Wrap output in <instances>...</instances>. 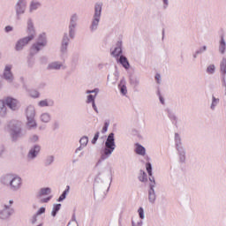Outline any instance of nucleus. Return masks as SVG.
Here are the masks:
<instances>
[{"label":"nucleus","instance_id":"obj_1","mask_svg":"<svg viewBox=\"0 0 226 226\" xmlns=\"http://www.w3.org/2000/svg\"><path fill=\"white\" fill-rule=\"evenodd\" d=\"M0 183L4 186H10L11 190L17 192L22 186V178L17 175L7 174L2 177Z\"/></svg>","mask_w":226,"mask_h":226},{"label":"nucleus","instance_id":"obj_2","mask_svg":"<svg viewBox=\"0 0 226 226\" xmlns=\"http://www.w3.org/2000/svg\"><path fill=\"white\" fill-rule=\"evenodd\" d=\"M106 148L104 149V154L109 156L112 154L116 149V143L114 142V133H110L105 142Z\"/></svg>","mask_w":226,"mask_h":226},{"label":"nucleus","instance_id":"obj_3","mask_svg":"<svg viewBox=\"0 0 226 226\" xmlns=\"http://www.w3.org/2000/svg\"><path fill=\"white\" fill-rule=\"evenodd\" d=\"M35 111L34 107H28L26 109L27 126L34 128L36 122L34 121Z\"/></svg>","mask_w":226,"mask_h":226},{"label":"nucleus","instance_id":"obj_4","mask_svg":"<svg viewBox=\"0 0 226 226\" xmlns=\"http://www.w3.org/2000/svg\"><path fill=\"white\" fill-rule=\"evenodd\" d=\"M102 15V4H96L95 5V13H94V19L92 23V29L94 30L96 27H98V24L100 23V17Z\"/></svg>","mask_w":226,"mask_h":226},{"label":"nucleus","instance_id":"obj_5","mask_svg":"<svg viewBox=\"0 0 226 226\" xmlns=\"http://www.w3.org/2000/svg\"><path fill=\"white\" fill-rule=\"evenodd\" d=\"M5 103L11 110H19L20 107V102H19V100L12 98V97H8L5 100Z\"/></svg>","mask_w":226,"mask_h":226},{"label":"nucleus","instance_id":"obj_6","mask_svg":"<svg viewBox=\"0 0 226 226\" xmlns=\"http://www.w3.org/2000/svg\"><path fill=\"white\" fill-rule=\"evenodd\" d=\"M33 40V35H29L27 37H25L21 40H19L16 44V49L17 50H22Z\"/></svg>","mask_w":226,"mask_h":226},{"label":"nucleus","instance_id":"obj_7","mask_svg":"<svg viewBox=\"0 0 226 226\" xmlns=\"http://www.w3.org/2000/svg\"><path fill=\"white\" fill-rule=\"evenodd\" d=\"M4 77L5 80L11 82L13 80V74L11 73V65H6L4 71Z\"/></svg>","mask_w":226,"mask_h":226},{"label":"nucleus","instance_id":"obj_8","mask_svg":"<svg viewBox=\"0 0 226 226\" xmlns=\"http://www.w3.org/2000/svg\"><path fill=\"white\" fill-rule=\"evenodd\" d=\"M26 11V4H24V0H19L16 7L17 15H22Z\"/></svg>","mask_w":226,"mask_h":226},{"label":"nucleus","instance_id":"obj_9","mask_svg":"<svg viewBox=\"0 0 226 226\" xmlns=\"http://www.w3.org/2000/svg\"><path fill=\"white\" fill-rule=\"evenodd\" d=\"M40 146H34L33 148L30 149L29 153H28V158L30 160H34V158H36V156H38V153H40Z\"/></svg>","mask_w":226,"mask_h":226},{"label":"nucleus","instance_id":"obj_10","mask_svg":"<svg viewBox=\"0 0 226 226\" xmlns=\"http://www.w3.org/2000/svg\"><path fill=\"white\" fill-rule=\"evenodd\" d=\"M9 216H11V213H10V209L8 208V205H6L0 211V220H8Z\"/></svg>","mask_w":226,"mask_h":226},{"label":"nucleus","instance_id":"obj_11","mask_svg":"<svg viewBox=\"0 0 226 226\" xmlns=\"http://www.w3.org/2000/svg\"><path fill=\"white\" fill-rule=\"evenodd\" d=\"M47 45V41H42L41 42H39L37 44H34L31 49V54H36V52H40V49L41 47H45Z\"/></svg>","mask_w":226,"mask_h":226},{"label":"nucleus","instance_id":"obj_12","mask_svg":"<svg viewBox=\"0 0 226 226\" xmlns=\"http://www.w3.org/2000/svg\"><path fill=\"white\" fill-rule=\"evenodd\" d=\"M63 64L59 62H51L48 64L47 70H61Z\"/></svg>","mask_w":226,"mask_h":226},{"label":"nucleus","instance_id":"obj_13","mask_svg":"<svg viewBox=\"0 0 226 226\" xmlns=\"http://www.w3.org/2000/svg\"><path fill=\"white\" fill-rule=\"evenodd\" d=\"M154 186V185H150V191L148 195L149 202H151L152 204L154 203V200H156V194H154V189H153Z\"/></svg>","mask_w":226,"mask_h":226},{"label":"nucleus","instance_id":"obj_14","mask_svg":"<svg viewBox=\"0 0 226 226\" xmlns=\"http://www.w3.org/2000/svg\"><path fill=\"white\" fill-rule=\"evenodd\" d=\"M6 102L0 100V116H6Z\"/></svg>","mask_w":226,"mask_h":226},{"label":"nucleus","instance_id":"obj_15","mask_svg":"<svg viewBox=\"0 0 226 226\" xmlns=\"http://www.w3.org/2000/svg\"><path fill=\"white\" fill-rule=\"evenodd\" d=\"M94 98H96V95H92V94L88 95L87 102L91 103L92 102L94 110H95V112H98V108H96V104L94 103Z\"/></svg>","mask_w":226,"mask_h":226},{"label":"nucleus","instance_id":"obj_16","mask_svg":"<svg viewBox=\"0 0 226 226\" xmlns=\"http://www.w3.org/2000/svg\"><path fill=\"white\" fill-rule=\"evenodd\" d=\"M136 153L137 154H140L141 156H144V154H146V148H144V147L136 144Z\"/></svg>","mask_w":226,"mask_h":226},{"label":"nucleus","instance_id":"obj_17","mask_svg":"<svg viewBox=\"0 0 226 226\" xmlns=\"http://www.w3.org/2000/svg\"><path fill=\"white\" fill-rule=\"evenodd\" d=\"M27 31L30 34V36H33V39L34 38V26H33V22L28 21L27 23Z\"/></svg>","mask_w":226,"mask_h":226},{"label":"nucleus","instance_id":"obj_18","mask_svg":"<svg viewBox=\"0 0 226 226\" xmlns=\"http://www.w3.org/2000/svg\"><path fill=\"white\" fill-rule=\"evenodd\" d=\"M70 41V39H68V34H64V38H63V42H62L63 50H66V49L68 48V41Z\"/></svg>","mask_w":226,"mask_h":226},{"label":"nucleus","instance_id":"obj_19","mask_svg":"<svg viewBox=\"0 0 226 226\" xmlns=\"http://www.w3.org/2000/svg\"><path fill=\"white\" fill-rule=\"evenodd\" d=\"M41 121L42 123H49L50 121V115L49 113H42L41 115Z\"/></svg>","mask_w":226,"mask_h":226},{"label":"nucleus","instance_id":"obj_20","mask_svg":"<svg viewBox=\"0 0 226 226\" xmlns=\"http://www.w3.org/2000/svg\"><path fill=\"white\" fill-rule=\"evenodd\" d=\"M41 4L40 2H31L30 4V11H34V10H38L40 8Z\"/></svg>","mask_w":226,"mask_h":226},{"label":"nucleus","instance_id":"obj_21","mask_svg":"<svg viewBox=\"0 0 226 226\" xmlns=\"http://www.w3.org/2000/svg\"><path fill=\"white\" fill-rule=\"evenodd\" d=\"M77 27V25H73L70 23L69 26V34L71 38H73V36L75 35V28Z\"/></svg>","mask_w":226,"mask_h":226},{"label":"nucleus","instance_id":"obj_22","mask_svg":"<svg viewBox=\"0 0 226 226\" xmlns=\"http://www.w3.org/2000/svg\"><path fill=\"white\" fill-rule=\"evenodd\" d=\"M119 63L123 64L124 68H128L130 66L128 60L124 56H120Z\"/></svg>","mask_w":226,"mask_h":226},{"label":"nucleus","instance_id":"obj_23","mask_svg":"<svg viewBox=\"0 0 226 226\" xmlns=\"http://www.w3.org/2000/svg\"><path fill=\"white\" fill-rule=\"evenodd\" d=\"M221 73H222V75L226 74V58H223L221 63Z\"/></svg>","mask_w":226,"mask_h":226},{"label":"nucleus","instance_id":"obj_24","mask_svg":"<svg viewBox=\"0 0 226 226\" xmlns=\"http://www.w3.org/2000/svg\"><path fill=\"white\" fill-rule=\"evenodd\" d=\"M59 209H61V204L54 205L53 210L51 212L52 216H56V215H57V211H59Z\"/></svg>","mask_w":226,"mask_h":226},{"label":"nucleus","instance_id":"obj_25","mask_svg":"<svg viewBox=\"0 0 226 226\" xmlns=\"http://www.w3.org/2000/svg\"><path fill=\"white\" fill-rule=\"evenodd\" d=\"M118 47L117 48H116L115 49H114V51L112 52V55L115 56V57H117V56H119V54H121V42H118Z\"/></svg>","mask_w":226,"mask_h":226},{"label":"nucleus","instance_id":"obj_26","mask_svg":"<svg viewBox=\"0 0 226 226\" xmlns=\"http://www.w3.org/2000/svg\"><path fill=\"white\" fill-rule=\"evenodd\" d=\"M79 142L83 147H86V146H87V142H89V139L87 137H83L80 139Z\"/></svg>","mask_w":226,"mask_h":226},{"label":"nucleus","instance_id":"obj_27","mask_svg":"<svg viewBox=\"0 0 226 226\" xmlns=\"http://www.w3.org/2000/svg\"><path fill=\"white\" fill-rule=\"evenodd\" d=\"M77 20H79V16H77V14H73L71 17V23L70 24L77 25Z\"/></svg>","mask_w":226,"mask_h":226},{"label":"nucleus","instance_id":"obj_28","mask_svg":"<svg viewBox=\"0 0 226 226\" xmlns=\"http://www.w3.org/2000/svg\"><path fill=\"white\" fill-rule=\"evenodd\" d=\"M220 52L223 54L225 52V41L222 39L220 43Z\"/></svg>","mask_w":226,"mask_h":226},{"label":"nucleus","instance_id":"obj_29","mask_svg":"<svg viewBox=\"0 0 226 226\" xmlns=\"http://www.w3.org/2000/svg\"><path fill=\"white\" fill-rule=\"evenodd\" d=\"M50 193V188H44L40 191V195H49Z\"/></svg>","mask_w":226,"mask_h":226},{"label":"nucleus","instance_id":"obj_30","mask_svg":"<svg viewBox=\"0 0 226 226\" xmlns=\"http://www.w3.org/2000/svg\"><path fill=\"white\" fill-rule=\"evenodd\" d=\"M147 171L148 172L149 176H153V168L151 167V163H147L146 165Z\"/></svg>","mask_w":226,"mask_h":226},{"label":"nucleus","instance_id":"obj_31","mask_svg":"<svg viewBox=\"0 0 226 226\" xmlns=\"http://www.w3.org/2000/svg\"><path fill=\"white\" fill-rule=\"evenodd\" d=\"M215 64H211L207 67V73H215Z\"/></svg>","mask_w":226,"mask_h":226},{"label":"nucleus","instance_id":"obj_32","mask_svg":"<svg viewBox=\"0 0 226 226\" xmlns=\"http://www.w3.org/2000/svg\"><path fill=\"white\" fill-rule=\"evenodd\" d=\"M30 96H32V98H38V96H40V93L36 90H33L30 92Z\"/></svg>","mask_w":226,"mask_h":226},{"label":"nucleus","instance_id":"obj_33","mask_svg":"<svg viewBox=\"0 0 226 226\" xmlns=\"http://www.w3.org/2000/svg\"><path fill=\"white\" fill-rule=\"evenodd\" d=\"M138 213H139V218H141V220H144V218H145V216H144V208L139 207L138 209Z\"/></svg>","mask_w":226,"mask_h":226},{"label":"nucleus","instance_id":"obj_34","mask_svg":"<svg viewBox=\"0 0 226 226\" xmlns=\"http://www.w3.org/2000/svg\"><path fill=\"white\" fill-rule=\"evenodd\" d=\"M218 102H220L219 99H216V98L213 97V102H212L211 109H215V107H216V105H218Z\"/></svg>","mask_w":226,"mask_h":226},{"label":"nucleus","instance_id":"obj_35","mask_svg":"<svg viewBox=\"0 0 226 226\" xmlns=\"http://www.w3.org/2000/svg\"><path fill=\"white\" fill-rule=\"evenodd\" d=\"M142 177H139L140 181H142L143 183L145 181H147V176L146 175V172L141 171Z\"/></svg>","mask_w":226,"mask_h":226},{"label":"nucleus","instance_id":"obj_36","mask_svg":"<svg viewBox=\"0 0 226 226\" xmlns=\"http://www.w3.org/2000/svg\"><path fill=\"white\" fill-rule=\"evenodd\" d=\"M40 107H49V102H47V100L44 101H41L39 102Z\"/></svg>","mask_w":226,"mask_h":226},{"label":"nucleus","instance_id":"obj_37","mask_svg":"<svg viewBox=\"0 0 226 226\" xmlns=\"http://www.w3.org/2000/svg\"><path fill=\"white\" fill-rule=\"evenodd\" d=\"M100 137V132H96L94 139H92V144H96V140H98Z\"/></svg>","mask_w":226,"mask_h":226},{"label":"nucleus","instance_id":"obj_38","mask_svg":"<svg viewBox=\"0 0 226 226\" xmlns=\"http://www.w3.org/2000/svg\"><path fill=\"white\" fill-rule=\"evenodd\" d=\"M66 199V191L64 192V193L59 197L58 202H61L62 200H64Z\"/></svg>","mask_w":226,"mask_h":226},{"label":"nucleus","instance_id":"obj_39","mask_svg":"<svg viewBox=\"0 0 226 226\" xmlns=\"http://www.w3.org/2000/svg\"><path fill=\"white\" fill-rule=\"evenodd\" d=\"M109 130V123H105L104 126L102 127V132L105 133Z\"/></svg>","mask_w":226,"mask_h":226},{"label":"nucleus","instance_id":"obj_40","mask_svg":"<svg viewBox=\"0 0 226 226\" xmlns=\"http://www.w3.org/2000/svg\"><path fill=\"white\" fill-rule=\"evenodd\" d=\"M120 91H121L122 94H126V93H128L125 86H122L120 88Z\"/></svg>","mask_w":226,"mask_h":226},{"label":"nucleus","instance_id":"obj_41","mask_svg":"<svg viewBox=\"0 0 226 226\" xmlns=\"http://www.w3.org/2000/svg\"><path fill=\"white\" fill-rule=\"evenodd\" d=\"M98 88H95L94 90H92V91H87V94H91V93H94L95 94H94V96H96V94H98Z\"/></svg>","mask_w":226,"mask_h":226},{"label":"nucleus","instance_id":"obj_42","mask_svg":"<svg viewBox=\"0 0 226 226\" xmlns=\"http://www.w3.org/2000/svg\"><path fill=\"white\" fill-rule=\"evenodd\" d=\"M43 213H45V207H41L38 211H37V215H43Z\"/></svg>","mask_w":226,"mask_h":226},{"label":"nucleus","instance_id":"obj_43","mask_svg":"<svg viewBox=\"0 0 226 226\" xmlns=\"http://www.w3.org/2000/svg\"><path fill=\"white\" fill-rule=\"evenodd\" d=\"M13 205V200H10L8 204H5L4 206H8V209H10V207H11V206Z\"/></svg>","mask_w":226,"mask_h":226},{"label":"nucleus","instance_id":"obj_44","mask_svg":"<svg viewBox=\"0 0 226 226\" xmlns=\"http://www.w3.org/2000/svg\"><path fill=\"white\" fill-rule=\"evenodd\" d=\"M31 140H32V142H37V140H38V136L34 135V136L32 137Z\"/></svg>","mask_w":226,"mask_h":226},{"label":"nucleus","instance_id":"obj_45","mask_svg":"<svg viewBox=\"0 0 226 226\" xmlns=\"http://www.w3.org/2000/svg\"><path fill=\"white\" fill-rule=\"evenodd\" d=\"M13 28L11 26H6L5 27V31L6 33H10V31H11Z\"/></svg>","mask_w":226,"mask_h":226},{"label":"nucleus","instance_id":"obj_46","mask_svg":"<svg viewBox=\"0 0 226 226\" xmlns=\"http://www.w3.org/2000/svg\"><path fill=\"white\" fill-rule=\"evenodd\" d=\"M50 200V198L43 199L41 200V202H48Z\"/></svg>","mask_w":226,"mask_h":226},{"label":"nucleus","instance_id":"obj_47","mask_svg":"<svg viewBox=\"0 0 226 226\" xmlns=\"http://www.w3.org/2000/svg\"><path fill=\"white\" fill-rule=\"evenodd\" d=\"M155 79H156V80H160V74H157V75L155 76Z\"/></svg>","mask_w":226,"mask_h":226},{"label":"nucleus","instance_id":"obj_48","mask_svg":"<svg viewBox=\"0 0 226 226\" xmlns=\"http://www.w3.org/2000/svg\"><path fill=\"white\" fill-rule=\"evenodd\" d=\"M149 179H150L151 183H154V177H152V178H149Z\"/></svg>","mask_w":226,"mask_h":226},{"label":"nucleus","instance_id":"obj_49","mask_svg":"<svg viewBox=\"0 0 226 226\" xmlns=\"http://www.w3.org/2000/svg\"><path fill=\"white\" fill-rule=\"evenodd\" d=\"M160 100H161V102H162V103H164L162 97H160Z\"/></svg>","mask_w":226,"mask_h":226},{"label":"nucleus","instance_id":"obj_50","mask_svg":"<svg viewBox=\"0 0 226 226\" xmlns=\"http://www.w3.org/2000/svg\"><path fill=\"white\" fill-rule=\"evenodd\" d=\"M163 1H164L165 4H167V0H163Z\"/></svg>","mask_w":226,"mask_h":226},{"label":"nucleus","instance_id":"obj_51","mask_svg":"<svg viewBox=\"0 0 226 226\" xmlns=\"http://www.w3.org/2000/svg\"><path fill=\"white\" fill-rule=\"evenodd\" d=\"M34 222H36V219H34Z\"/></svg>","mask_w":226,"mask_h":226}]
</instances>
